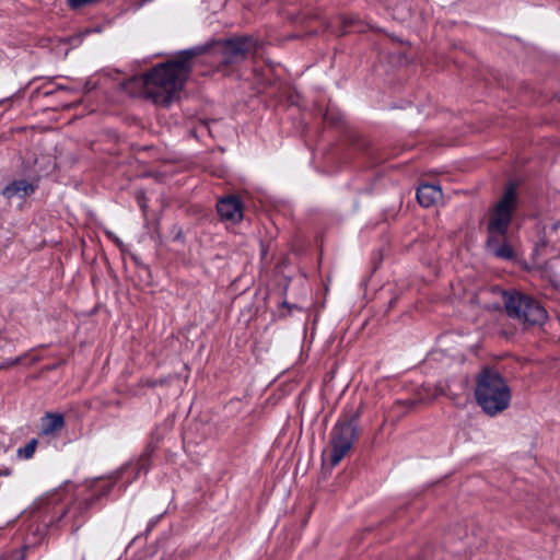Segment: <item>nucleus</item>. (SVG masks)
Here are the masks:
<instances>
[{
	"label": "nucleus",
	"instance_id": "obj_23",
	"mask_svg": "<svg viewBox=\"0 0 560 560\" xmlns=\"http://www.w3.org/2000/svg\"><path fill=\"white\" fill-rule=\"evenodd\" d=\"M145 384L148 386H150V387H154V386L164 384V382L162 380H160V381H147Z\"/></svg>",
	"mask_w": 560,
	"mask_h": 560
},
{
	"label": "nucleus",
	"instance_id": "obj_21",
	"mask_svg": "<svg viewBox=\"0 0 560 560\" xmlns=\"http://www.w3.org/2000/svg\"><path fill=\"white\" fill-rule=\"evenodd\" d=\"M107 236L118 246H122V242L113 232H107Z\"/></svg>",
	"mask_w": 560,
	"mask_h": 560
},
{
	"label": "nucleus",
	"instance_id": "obj_22",
	"mask_svg": "<svg viewBox=\"0 0 560 560\" xmlns=\"http://www.w3.org/2000/svg\"><path fill=\"white\" fill-rule=\"evenodd\" d=\"M445 387H446V390L448 392V394L451 395H456V399L458 398V396L460 395L459 392H456V390H453L451 384H445Z\"/></svg>",
	"mask_w": 560,
	"mask_h": 560
},
{
	"label": "nucleus",
	"instance_id": "obj_4",
	"mask_svg": "<svg viewBox=\"0 0 560 560\" xmlns=\"http://www.w3.org/2000/svg\"><path fill=\"white\" fill-rule=\"evenodd\" d=\"M505 312L524 327L540 326L547 319V311L533 296L517 290L502 291Z\"/></svg>",
	"mask_w": 560,
	"mask_h": 560
},
{
	"label": "nucleus",
	"instance_id": "obj_24",
	"mask_svg": "<svg viewBox=\"0 0 560 560\" xmlns=\"http://www.w3.org/2000/svg\"><path fill=\"white\" fill-rule=\"evenodd\" d=\"M11 474H12V470L10 468L0 469V476H10Z\"/></svg>",
	"mask_w": 560,
	"mask_h": 560
},
{
	"label": "nucleus",
	"instance_id": "obj_28",
	"mask_svg": "<svg viewBox=\"0 0 560 560\" xmlns=\"http://www.w3.org/2000/svg\"><path fill=\"white\" fill-rule=\"evenodd\" d=\"M56 368L55 364H51V366L48 368V370H54Z\"/></svg>",
	"mask_w": 560,
	"mask_h": 560
},
{
	"label": "nucleus",
	"instance_id": "obj_9",
	"mask_svg": "<svg viewBox=\"0 0 560 560\" xmlns=\"http://www.w3.org/2000/svg\"><path fill=\"white\" fill-rule=\"evenodd\" d=\"M442 197V189L438 185L422 184L417 189V200L424 208L435 205Z\"/></svg>",
	"mask_w": 560,
	"mask_h": 560
},
{
	"label": "nucleus",
	"instance_id": "obj_20",
	"mask_svg": "<svg viewBox=\"0 0 560 560\" xmlns=\"http://www.w3.org/2000/svg\"><path fill=\"white\" fill-rule=\"evenodd\" d=\"M112 488H113V485H110V483H109V485H106L100 493L94 494L93 497H94V498H97V500H98V499H101L102 497L107 495V494L110 492Z\"/></svg>",
	"mask_w": 560,
	"mask_h": 560
},
{
	"label": "nucleus",
	"instance_id": "obj_26",
	"mask_svg": "<svg viewBox=\"0 0 560 560\" xmlns=\"http://www.w3.org/2000/svg\"><path fill=\"white\" fill-rule=\"evenodd\" d=\"M58 90H65V91H73V89L66 88L63 85H59Z\"/></svg>",
	"mask_w": 560,
	"mask_h": 560
},
{
	"label": "nucleus",
	"instance_id": "obj_14",
	"mask_svg": "<svg viewBox=\"0 0 560 560\" xmlns=\"http://www.w3.org/2000/svg\"><path fill=\"white\" fill-rule=\"evenodd\" d=\"M156 448V445L152 442H150L144 452L141 454L138 460V469L139 470H148V467L150 465L151 454Z\"/></svg>",
	"mask_w": 560,
	"mask_h": 560
},
{
	"label": "nucleus",
	"instance_id": "obj_8",
	"mask_svg": "<svg viewBox=\"0 0 560 560\" xmlns=\"http://www.w3.org/2000/svg\"><path fill=\"white\" fill-rule=\"evenodd\" d=\"M217 211L222 220L236 223L243 219V202L237 196L230 195L218 201Z\"/></svg>",
	"mask_w": 560,
	"mask_h": 560
},
{
	"label": "nucleus",
	"instance_id": "obj_6",
	"mask_svg": "<svg viewBox=\"0 0 560 560\" xmlns=\"http://www.w3.org/2000/svg\"><path fill=\"white\" fill-rule=\"evenodd\" d=\"M207 51L218 56L219 65L229 67L246 60L249 54H255L259 48L258 40L250 35L233 36L207 44Z\"/></svg>",
	"mask_w": 560,
	"mask_h": 560
},
{
	"label": "nucleus",
	"instance_id": "obj_13",
	"mask_svg": "<svg viewBox=\"0 0 560 560\" xmlns=\"http://www.w3.org/2000/svg\"><path fill=\"white\" fill-rule=\"evenodd\" d=\"M421 390L423 392L424 396H427V405L435 400L439 396H446L451 400H456V395L448 394L445 385L441 383L434 386L433 392H431V388L427 386H422Z\"/></svg>",
	"mask_w": 560,
	"mask_h": 560
},
{
	"label": "nucleus",
	"instance_id": "obj_25",
	"mask_svg": "<svg viewBox=\"0 0 560 560\" xmlns=\"http://www.w3.org/2000/svg\"><path fill=\"white\" fill-rule=\"evenodd\" d=\"M398 301V296H395L393 299H390L389 303H388V308H392L395 306V304L397 303Z\"/></svg>",
	"mask_w": 560,
	"mask_h": 560
},
{
	"label": "nucleus",
	"instance_id": "obj_15",
	"mask_svg": "<svg viewBox=\"0 0 560 560\" xmlns=\"http://www.w3.org/2000/svg\"><path fill=\"white\" fill-rule=\"evenodd\" d=\"M38 441L36 439H32L25 446L20 447L16 452L18 457L30 459L33 457L36 447H37Z\"/></svg>",
	"mask_w": 560,
	"mask_h": 560
},
{
	"label": "nucleus",
	"instance_id": "obj_7",
	"mask_svg": "<svg viewBox=\"0 0 560 560\" xmlns=\"http://www.w3.org/2000/svg\"><path fill=\"white\" fill-rule=\"evenodd\" d=\"M61 493L54 492L42 500L40 508L46 509V512L50 514L51 524L59 523L71 512L72 533H75L82 526V522H80L79 518L83 516L84 513H80L75 505L70 506L69 504H61Z\"/></svg>",
	"mask_w": 560,
	"mask_h": 560
},
{
	"label": "nucleus",
	"instance_id": "obj_11",
	"mask_svg": "<svg viewBox=\"0 0 560 560\" xmlns=\"http://www.w3.org/2000/svg\"><path fill=\"white\" fill-rule=\"evenodd\" d=\"M65 417L59 412H46L40 418V433L51 435L65 428Z\"/></svg>",
	"mask_w": 560,
	"mask_h": 560
},
{
	"label": "nucleus",
	"instance_id": "obj_18",
	"mask_svg": "<svg viewBox=\"0 0 560 560\" xmlns=\"http://www.w3.org/2000/svg\"><path fill=\"white\" fill-rule=\"evenodd\" d=\"M549 235L555 236V241H560V221L549 226Z\"/></svg>",
	"mask_w": 560,
	"mask_h": 560
},
{
	"label": "nucleus",
	"instance_id": "obj_16",
	"mask_svg": "<svg viewBox=\"0 0 560 560\" xmlns=\"http://www.w3.org/2000/svg\"><path fill=\"white\" fill-rule=\"evenodd\" d=\"M96 501H97V498H94L92 495L91 498L83 499V500L77 502L74 505L77 506V510L80 513H85Z\"/></svg>",
	"mask_w": 560,
	"mask_h": 560
},
{
	"label": "nucleus",
	"instance_id": "obj_3",
	"mask_svg": "<svg viewBox=\"0 0 560 560\" xmlns=\"http://www.w3.org/2000/svg\"><path fill=\"white\" fill-rule=\"evenodd\" d=\"M475 397L487 415L495 416L509 408L512 395L501 373L483 366L476 376Z\"/></svg>",
	"mask_w": 560,
	"mask_h": 560
},
{
	"label": "nucleus",
	"instance_id": "obj_5",
	"mask_svg": "<svg viewBox=\"0 0 560 560\" xmlns=\"http://www.w3.org/2000/svg\"><path fill=\"white\" fill-rule=\"evenodd\" d=\"M361 409H349L342 413L330 433V464L337 466L351 450L359 432Z\"/></svg>",
	"mask_w": 560,
	"mask_h": 560
},
{
	"label": "nucleus",
	"instance_id": "obj_2",
	"mask_svg": "<svg viewBox=\"0 0 560 560\" xmlns=\"http://www.w3.org/2000/svg\"><path fill=\"white\" fill-rule=\"evenodd\" d=\"M517 208L516 186L509 182L499 201L490 209L487 224L486 249L495 258L514 260L516 254L506 240V233Z\"/></svg>",
	"mask_w": 560,
	"mask_h": 560
},
{
	"label": "nucleus",
	"instance_id": "obj_12",
	"mask_svg": "<svg viewBox=\"0 0 560 560\" xmlns=\"http://www.w3.org/2000/svg\"><path fill=\"white\" fill-rule=\"evenodd\" d=\"M427 405V396L420 389L417 390L413 397L399 399L395 402V408L404 409L406 412L415 410L418 406Z\"/></svg>",
	"mask_w": 560,
	"mask_h": 560
},
{
	"label": "nucleus",
	"instance_id": "obj_19",
	"mask_svg": "<svg viewBox=\"0 0 560 560\" xmlns=\"http://www.w3.org/2000/svg\"><path fill=\"white\" fill-rule=\"evenodd\" d=\"M136 199H137L139 206L141 207V209L144 211L145 208H147L144 192L143 191H137Z\"/></svg>",
	"mask_w": 560,
	"mask_h": 560
},
{
	"label": "nucleus",
	"instance_id": "obj_1",
	"mask_svg": "<svg viewBox=\"0 0 560 560\" xmlns=\"http://www.w3.org/2000/svg\"><path fill=\"white\" fill-rule=\"evenodd\" d=\"M207 46L179 51L173 59L159 63L143 74V94L153 103L168 106L185 86L195 57L205 54Z\"/></svg>",
	"mask_w": 560,
	"mask_h": 560
},
{
	"label": "nucleus",
	"instance_id": "obj_29",
	"mask_svg": "<svg viewBox=\"0 0 560 560\" xmlns=\"http://www.w3.org/2000/svg\"><path fill=\"white\" fill-rule=\"evenodd\" d=\"M82 560H84V559H82Z\"/></svg>",
	"mask_w": 560,
	"mask_h": 560
},
{
	"label": "nucleus",
	"instance_id": "obj_10",
	"mask_svg": "<svg viewBox=\"0 0 560 560\" xmlns=\"http://www.w3.org/2000/svg\"><path fill=\"white\" fill-rule=\"evenodd\" d=\"M34 191L35 187L33 184L25 179H15L2 189V196L7 199H12L14 197L25 198Z\"/></svg>",
	"mask_w": 560,
	"mask_h": 560
},
{
	"label": "nucleus",
	"instance_id": "obj_27",
	"mask_svg": "<svg viewBox=\"0 0 560 560\" xmlns=\"http://www.w3.org/2000/svg\"><path fill=\"white\" fill-rule=\"evenodd\" d=\"M350 24H352V20H349V21L348 20H343V25L345 26H348Z\"/></svg>",
	"mask_w": 560,
	"mask_h": 560
},
{
	"label": "nucleus",
	"instance_id": "obj_17",
	"mask_svg": "<svg viewBox=\"0 0 560 560\" xmlns=\"http://www.w3.org/2000/svg\"><path fill=\"white\" fill-rule=\"evenodd\" d=\"M71 9H80L82 7L97 2L98 0H67Z\"/></svg>",
	"mask_w": 560,
	"mask_h": 560
}]
</instances>
